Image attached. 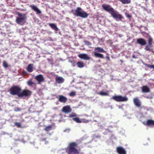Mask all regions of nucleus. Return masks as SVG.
Segmentation results:
<instances>
[{"mask_svg": "<svg viewBox=\"0 0 154 154\" xmlns=\"http://www.w3.org/2000/svg\"><path fill=\"white\" fill-rule=\"evenodd\" d=\"M133 102L134 105L138 107H140L141 106V103L138 97H135L133 99Z\"/></svg>", "mask_w": 154, "mask_h": 154, "instance_id": "nucleus-10", "label": "nucleus"}, {"mask_svg": "<svg viewBox=\"0 0 154 154\" xmlns=\"http://www.w3.org/2000/svg\"><path fill=\"white\" fill-rule=\"evenodd\" d=\"M29 7L31 8L32 10L35 11L37 14H40L41 13L40 10L37 8L36 6L30 5Z\"/></svg>", "mask_w": 154, "mask_h": 154, "instance_id": "nucleus-12", "label": "nucleus"}, {"mask_svg": "<svg viewBox=\"0 0 154 154\" xmlns=\"http://www.w3.org/2000/svg\"><path fill=\"white\" fill-rule=\"evenodd\" d=\"M49 26L53 29L56 31H58V28L57 27L56 25L54 23H49Z\"/></svg>", "mask_w": 154, "mask_h": 154, "instance_id": "nucleus-19", "label": "nucleus"}, {"mask_svg": "<svg viewBox=\"0 0 154 154\" xmlns=\"http://www.w3.org/2000/svg\"><path fill=\"white\" fill-rule=\"evenodd\" d=\"M142 91L143 93H148L150 91V89L149 87L146 85L143 86L141 88Z\"/></svg>", "mask_w": 154, "mask_h": 154, "instance_id": "nucleus-16", "label": "nucleus"}, {"mask_svg": "<svg viewBox=\"0 0 154 154\" xmlns=\"http://www.w3.org/2000/svg\"><path fill=\"white\" fill-rule=\"evenodd\" d=\"M72 119L73 120L75 121L77 123H80L82 122L81 120H80L79 118L78 117H76L75 118H73Z\"/></svg>", "mask_w": 154, "mask_h": 154, "instance_id": "nucleus-23", "label": "nucleus"}, {"mask_svg": "<svg viewBox=\"0 0 154 154\" xmlns=\"http://www.w3.org/2000/svg\"><path fill=\"white\" fill-rule=\"evenodd\" d=\"M14 110L15 112H18L20 111V109L18 107H16L14 108Z\"/></svg>", "mask_w": 154, "mask_h": 154, "instance_id": "nucleus-37", "label": "nucleus"}, {"mask_svg": "<svg viewBox=\"0 0 154 154\" xmlns=\"http://www.w3.org/2000/svg\"><path fill=\"white\" fill-rule=\"evenodd\" d=\"M14 125L19 128L22 127L21 125L20 122H14Z\"/></svg>", "mask_w": 154, "mask_h": 154, "instance_id": "nucleus-30", "label": "nucleus"}, {"mask_svg": "<svg viewBox=\"0 0 154 154\" xmlns=\"http://www.w3.org/2000/svg\"><path fill=\"white\" fill-rule=\"evenodd\" d=\"M33 64H29L28 65L26 68V69L28 72H31L33 71Z\"/></svg>", "mask_w": 154, "mask_h": 154, "instance_id": "nucleus-15", "label": "nucleus"}, {"mask_svg": "<svg viewBox=\"0 0 154 154\" xmlns=\"http://www.w3.org/2000/svg\"><path fill=\"white\" fill-rule=\"evenodd\" d=\"M98 94L101 96H107L109 95L108 93L103 91H101Z\"/></svg>", "mask_w": 154, "mask_h": 154, "instance_id": "nucleus-32", "label": "nucleus"}, {"mask_svg": "<svg viewBox=\"0 0 154 154\" xmlns=\"http://www.w3.org/2000/svg\"><path fill=\"white\" fill-rule=\"evenodd\" d=\"M152 46L150 45H146L144 48L145 50L147 51H152V49L150 50V48L152 47Z\"/></svg>", "mask_w": 154, "mask_h": 154, "instance_id": "nucleus-25", "label": "nucleus"}, {"mask_svg": "<svg viewBox=\"0 0 154 154\" xmlns=\"http://www.w3.org/2000/svg\"><path fill=\"white\" fill-rule=\"evenodd\" d=\"M117 102H126L128 100V98L126 96L122 97L121 95H115L111 98Z\"/></svg>", "mask_w": 154, "mask_h": 154, "instance_id": "nucleus-5", "label": "nucleus"}, {"mask_svg": "<svg viewBox=\"0 0 154 154\" xmlns=\"http://www.w3.org/2000/svg\"><path fill=\"white\" fill-rule=\"evenodd\" d=\"M56 80L57 82L60 83L63 82L64 79L61 77H57L56 78Z\"/></svg>", "mask_w": 154, "mask_h": 154, "instance_id": "nucleus-22", "label": "nucleus"}, {"mask_svg": "<svg viewBox=\"0 0 154 154\" xmlns=\"http://www.w3.org/2000/svg\"><path fill=\"white\" fill-rule=\"evenodd\" d=\"M76 92L74 91H72L69 93V95L70 96H74L75 95Z\"/></svg>", "mask_w": 154, "mask_h": 154, "instance_id": "nucleus-35", "label": "nucleus"}, {"mask_svg": "<svg viewBox=\"0 0 154 154\" xmlns=\"http://www.w3.org/2000/svg\"><path fill=\"white\" fill-rule=\"evenodd\" d=\"M77 145L75 142H72L69 144L68 154H79V152L76 148Z\"/></svg>", "mask_w": 154, "mask_h": 154, "instance_id": "nucleus-3", "label": "nucleus"}, {"mask_svg": "<svg viewBox=\"0 0 154 154\" xmlns=\"http://www.w3.org/2000/svg\"><path fill=\"white\" fill-rule=\"evenodd\" d=\"M95 51L96 52H100L106 53V51H105L103 48L99 47H96L95 48Z\"/></svg>", "mask_w": 154, "mask_h": 154, "instance_id": "nucleus-17", "label": "nucleus"}, {"mask_svg": "<svg viewBox=\"0 0 154 154\" xmlns=\"http://www.w3.org/2000/svg\"><path fill=\"white\" fill-rule=\"evenodd\" d=\"M35 79L37 81L38 84H41V83L45 81V79L42 75L40 74L36 76L35 78Z\"/></svg>", "mask_w": 154, "mask_h": 154, "instance_id": "nucleus-6", "label": "nucleus"}, {"mask_svg": "<svg viewBox=\"0 0 154 154\" xmlns=\"http://www.w3.org/2000/svg\"><path fill=\"white\" fill-rule=\"evenodd\" d=\"M9 92L13 95H17L19 97H29L30 96L32 92L28 89H24L22 91L21 88L18 85H13L10 88Z\"/></svg>", "mask_w": 154, "mask_h": 154, "instance_id": "nucleus-1", "label": "nucleus"}, {"mask_svg": "<svg viewBox=\"0 0 154 154\" xmlns=\"http://www.w3.org/2000/svg\"><path fill=\"white\" fill-rule=\"evenodd\" d=\"M27 84L28 85L31 87H32L33 86H36L35 83L33 82L32 79H30L27 82Z\"/></svg>", "mask_w": 154, "mask_h": 154, "instance_id": "nucleus-18", "label": "nucleus"}, {"mask_svg": "<svg viewBox=\"0 0 154 154\" xmlns=\"http://www.w3.org/2000/svg\"><path fill=\"white\" fill-rule=\"evenodd\" d=\"M145 66H147L148 67L150 68H152V65H149L148 64H144Z\"/></svg>", "mask_w": 154, "mask_h": 154, "instance_id": "nucleus-38", "label": "nucleus"}, {"mask_svg": "<svg viewBox=\"0 0 154 154\" xmlns=\"http://www.w3.org/2000/svg\"><path fill=\"white\" fill-rule=\"evenodd\" d=\"M137 42L138 44L142 46L145 45L146 44L145 39L141 38L137 39Z\"/></svg>", "mask_w": 154, "mask_h": 154, "instance_id": "nucleus-11", "label": "nucleus"}, {"mask_svg": "<svg viewBox=\"0 0 154 154\" xmlns=\"http://www.w3.org/2000/svg\"><path fill=\"white\" fill-rule=\"evenodd\" d=\"M106 130L108 131H109V132L110 131L109 130V129H106Z\"/></svg>", "mask_w": 154, "mask_h": 154, "instance_id": "nucleus-43", "label": "nucleus"}, {"mask_svg": "<svg viewBox=\"0 0 154 154\" xmlns=\"http://www.w3.org/2000/svg\"><path fill=\"white\" fill-rule=\"evenodd\" d=\"M126 17L128 18H131V15L128 14H126Z\"/></svg>", "mask_w": 154, "mask_h": 154, "instance_id": "nucleus-41", "label": "nucleus"}, {"mask_svg": "<svg viewBox=\"0 0 154 154\" xmlns=\"http://www.w3.org/2000/svg\"><path fill=\"white\" fill-rule=\"evenodd\" d=\"M81 121H82V122L85 123H88L89 122V120H88L86 119H83Z\"/></svg>", "mask_w": 154, "mask_h": 154, "instance_id": "nucleus-36", "label": "nucleus"}, {"mask_svg": "<svg viewBox=\"0 0 154 154\" xmlns=\"http://www.w3.org/2000/svg\"><path fill=\"white\" fill-rule=\"evenodd\" d=\"M152 68L154 69V65H152Z\"/></svg>", "mask_w": 154, "mask_h": 154, "instance_id": "nucleus-45", "label": "nucleus"}, {"mask_svg": "<svg viewBox=\"0 0 154 154\" xmlns=\"http://www.w3.org/2000/svg\"><path fill=\"white\" fill-rule=\"evenodd\" d=\"M153 42V39L152 38H149L148 40V42L149 45H152V43Z\"/></svg>", "mask_w": 154, "mask_h": 154, "instance_id": "nucleus-31", "label": "nucleus"}, {"mask_svg": "<svg viewBox=\"0 0 154 154\" xmlns=\"http://www.w3.org/2000/svg\"><path fill=\"white\" fill-rule=\"evenodd\" d=\"M120 61L121 62V63H123V61L122 60H120Z\"/></svg>", "mask_w": 154, "mask_h": 154, "instance_id": "nucleus-46", "label": "nucleus"}, {"mask_svg": "<svg viewBox=\"0 0 154 154\" xmlns=\"http://www.w3.org/2000/svg\"><path fill=\"white\" fill-rule=\"evenodd\" d=\"M76 65L77 67L79 68H82L85 66L84 63L81 61H79L77 63Z\"/></svg>", "mask_w": 154, "mask_h": 154, "instance_id": "nucleus-20", "label": "nucleus"}, {"mask_svg": "<svg viewBox=\"0 0 154 154\" xmlns=\"http://www.w3.org/2000/svg\"><path fill=\"white\" fill-rule=\"evenodd\" d=\"M116 151L119 154H126V152L125 149L122 147L118 146L116 148Z\"/></svg>", "mask_w": 154, "mask_h": 154, "instance_id": "nucleus-9", "label": "nucleus"}, {"mask_svg": "<svg viewBox=\"0 0 154 154\" xmlns=\"http://www.w3.org/2000/svg\"><path fill=\"white\" fill-rule=\"evenodd\" d=\"M102 7L104 10L110 13L113 18H118L120 20H121L123 18L122 15L118 14L117 12L115 11L110 5L103 4L102 5Z\"/></svg>", "mask_w": 154, "mask_h": 154, "instance_id": "nucleus-2", "label": "nucleus"}, {"mask_svg": "<svg viewBox=\"0 0 154 154\" xmlns=\"http://www.w3.org/2000/svg\"><path fill=\"white\" fill-rule=\"evenodd\" d=\"M26 18L24 17H17L16 19V21L18 24H20L21 23L23 22Z\"/></svg>", "mask_w": 154, "mask_h": 154, "instance_id": "nucleus-14", "label": "nucleus"}, {"mask_svg": "<svg viewBox=\"0 0 154 154\" xmlns=\"http://www.w3.org/2000/svg\"><path fill=\"white\" fill-rule=\"evenodd\" d=\"M52 128V126L51 125H50L49 126H48L46 127L45 128L44 130L47 131H49L51 130Z\"/></svg>", "mask_w": 154, "mask_h": 154, "instance_id": "nucleus-29", "label": "nucleus"}, {"mask_svg": "<svg viewBox=\"0 0 154 154\" xmlns=\"http://www.w3.org/2000/svg\"><path fill=\"white\" fill-rule=\"evenodd\" d=\"M71 110H71V108H70V106H68V113L71 112Z\"/></svg>", "mask_w": 154, "mask_h": 154, "instance_id": "nucleus-39", "label": "nucleus"}, {"mask_svg": "<svg viewBox=\"0 0 154 154\" xmlns=\"http://www.w3.org/2000/svg\"><path fill=\"white\" fill-rule=\"evenodd\" d=\"M94 56L96 57H98L101 58H104V56L103 54L97 52H95L94 53Z\"/></svg>", "mask_w": 154, "mask_h": 154, "instance_id": "nucleus-21", "label": "nucleus"}, {"mask_svg": "<svg viewBox=\"0 0 154 154\" xmlns=\"http://www.w3.org/2000/svg\"><path fill=\"white\" fill-rule=\"evenodd\" d=\"M106 58L108 60L110 61V57L109 56H106Z\"/></svg>", "mask_w": 154, "mask_h": 154, "instance_id": "nucleus-42", "label": "nucleus"}, {"mask_svg": "<svg viewBox=\"0 0 154 154\" xmlns=\"http://www.w3.org/2000/svg\"><path fill=\"white\" fill-rule=\"evenodd\" d=\"M26 73V71H24L23 72V73Z\"/></svg>", "mask_w": 154, "mask_h": 154, "instance_id": "nucleus-44", "label": "nucleus"}, {"mask_svg": "<svg viewBox=\"0 0 154 154\" xmlns=\"http://www.w3.org/2000/svg\"><path fill=\"white\" fill-rule=\"evenodd\" d=\"M143 123L148 126L154 127V120L152 119H148L146 122H143Z\"/></svg>", "mask_w": 154, "mask_h": 154, "instance_id": "nucleus-7", "label": "nucleus"}, {"mask_svg": "<svg viewBox=\"0 0 154 154\" xmlns=\"http://www.w3.org/2000/svg\"><path fill=\"white\" fill-rule=\"evenodd\" d=\"M62 111L63 112L67 113V106H64L62 110Z\"/></svg>", "mask_w": 154, "mask_h": 154, "instance_id": "nucleus-28", "label": "nucleus"}, {"mask_svg": "<svg viewBox=\"0 0 154 154\" xmlns=\"http://www.w3.org/2000/svg\"><path fill=\"white\" fill-rule=\"evenodd\" d=\"M2 65L5 68H7L9 66L7 62L5 61H4L3 62Z\"/></svg>", "mask_w": 154, "mask_h": 154, "instance_id": "nucleus-26", "label": "nucleus"}, {"mask_svg": "<svg viewBox=\"0 0 154 154\" xmlns=\"http://www.w3.org/2000/svg\"><path fill=\"white\" fill-rule=\"evenodd\" d=\"M58 100L61 102L65 103L66 102L67 100L66 97L63 95H60L58 97Z\"/></svg>", "mask_w": 154, "mask_h": 154, "instance_id": "nucleus-13", "label": "nucleus"}, {"mask_svg": "<svg viewBox=\"0 0 154 154\" xmlns=\"http://www.w3.org/2000/svg\"><path fill=\"white\" fill-rule=\"evenodd\" d=\"M77 116V115L75 113L72 112L71 114H69V118H75Z\"/></svg>", "mask_w": 154, "mask_h": 154, "instance_id": "nucleus-27", "label": "nucleus"}, {"mask_svg": "<svg viewBox=\"0 0 154 154\" xmlns=\"http://www.w3.org/2000/svg\"><path fill=\"white\" fill-rule=\"evenodd\" d=\"M17 15L19 16V17H24V18H26V15L25 14H22L20 12H18Z\"/></svg>", "mask_w": 154, "mask_h": 154, "instance_id": "nucleus-33", "label": "nucleus"}, {"mask_svg": "<svg viewBox=\"0 0 154 154\" xmlns=\"http://www.w3.org/2000/svg\"><path fill=\"white\" fill-rule=\"evenodd\" d=\"M123 4H128L130 3L131 0H119Z\"/></svg>", "mask_w": 154, "mask_h": 154, "instance_id": "nucleus-24", "label": "nucleus"}, {"mask_svg": "<svg viewBox=\"0 0 154 154\" xmlns=\"http://www.w3.org/2000/svg\"><path fill=\"white\" fill-rule=\"evenodd\" d=\"M146 97L147 99H151L153 98V97L152 95H151L150 96H148Z\"/></svg>", "mask_w": 154, "mask_h": 154, "instance_id": "nucleus-40", "label": "nucleus"}, {"mask_svg": "<svg viewBox=\"0 0 154 154\" xmlns=\"http://www.w3.org/2000/svg\"><path fill=\"white\" fill-rule=\"evenodd\" d=\"M74 14L77 17H80L82 18H86L88 16V14L83 11L80 7L77 8L75 10Z\"/></svg>", "mask_w": 154, "mask_h": 154, "instance_id": "nucleus-4", "label": "nucleus"}, {"mask_svg": "<svg viewBox=\"0 0 154 154\" xmlns=\"http://www.w3.org/2000/svg\"><path fill=\"white\" fill-rule=\"evenodd\" d=\"M85 44L87 45H91V43L88 41H84Z\"/></svg>", "mask_w": 154, "mask_h": 154, "instance_id": "nucleus-34", "label": "nucleus"}, {"mask_svg": "<svg viewBox=\"0 0 154 154\" xmlns=\"http://www.w3.org/2000/svg\"><path fill=\"white\" fill-rule=\"evenodd\" d=\"M78 57L79 58L85 60H89L90 59V57L85 54H80L78 55Z\"/></svg>", "mask_w": 154, "mask_h": 154, "instance_id": "nucleus-8", "label": "nucleus"}]
</instances>
